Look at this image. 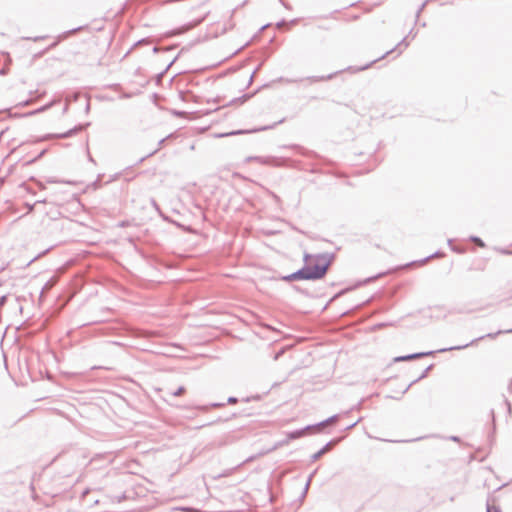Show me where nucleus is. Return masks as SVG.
Instances as JSON below:
<instances>
[{
  "label": "nucleus",
  "instance_id": "obj_1",
  "mask_svg": "<svg viewBox=\"0 0 512 512\" xmlns=\"http://www.w3.org/2000/svg\"><path fill=\"white\" fill-rule=\"evenodd\" d=\"M330 260L326 256H309L306 258V265L298 274L303 279H317L325 275Z\"/></svg>",
  "mask_w": 512,
  "mask_h": 512
},
{
  "label": "nucleus",
  "instance_id": "obj_2",
  "mask_svg": "<svg viewBox=\"0 0 512 512\" xmlns=\"http://www.w3.org/2000/svg\"><path fill=\"white\" fill-rule=\"evenodd\" d=\"M185 388L184 387H179L174 393L173 395L174 396H181L185 393Z\"/></svg>",
  "mask_w": 512,
  "mask_h": 512
},
{
  "label": "nucleus",
  "instance_id": "obj_3",
  "mask_svg": "<svg viewBox=\"0 0 512 512\" xmlns=\"http://www.w3.org/2000/svg\"><path fill=\"white\" fill-rule=\"evenodd\" d=\"M487 512H501L500 509L496 506H488Z\"/></svg>",
  "mask_w": 512,
  "mask_h": 512
},
{
  "label": "nucleus",
  "instance_id": "obj_4",
  "mask_svg": "<svg viewBox=\"0 0 512 512\" xmlns=\"http://www.w3.org/2000/svg\"><path fill=\"white\" fill-rule=\"evenodd\" d=\"M473 242L476 243L480 247H484L485 246L483 241L481 239H479V238H473Z\"/></svg>",
  "mask_w": 512,
  "mask_h": 512
},
{
  "label": "nucleus",
  "instance_id": "obj_5",
  "mask_svg": "<svg viewBox=\"0 0 512 512\" xmlns=\"http://www.w3.org/2000/svg\"><path fill=\"white\" fill-rule=\"evenodd\" d=\"M414 358V356H407V357H402L400 358L401 360H408V359H412Z\"/></svg>",
  "mask_w": 512,
  "mask_h": 512
},
{
  "label": "nucleus",
  "instance_id": "obj_6",
  "mask_svg": "<svg viewBox=\"0 0 512 512\" xmlns=\"http://www.w3.org/2000/svg\"><path fill=\"white\" fill-rule=\"evenodd\" d=\"M7 61H8V65H7V70L9 69V63H10V58L7 56Z\"/></svg>",
  "mask_w": 512,
  "mask_h": 512
},
{
  "label": "nucleus",
  "instance_id": "obj_7",
  "mask_svg": "<svg viewBox=\"0 0 512 512\" xmlns=\"http://www.w3.org/2000/svg\"><path fill=\"white\" fill-rule=\"evenodd\" d=\"M0 73H1V74H5V73H6V69H5V68H3V69L1 70V72H0Z\"/></svg>",
  "mask_w": 512,
  "mask_h": 512
}]
</instances>
